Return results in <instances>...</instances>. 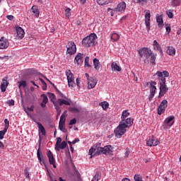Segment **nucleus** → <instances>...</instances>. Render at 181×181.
Wrapping results in <instances>:
<instances>
[{"instance_id": "f257e3e1", "label": "nucleus", "mask_w": 181, "mask_h": 181, "mask_svg": "<svg viewBox=\"0 0 181 181\" xmlns=\"http://www.w3.org/2000/svg\"><path fill=\"white\" fill-rule=\"evenodd\" d=\"M157 76V78L160 84L159 97H163L168 90V88H167V86L165 85V77L169 76V73L166 71H164L163 73L157 71L156 74L153 75V76Z\"/></svg>"}, {"instance_id": "f03ea898", "label": "nucleus", "mask_w": 181, "mask_h": 181, "mask_svg": "<svg viewBox=\"0 0 181 181\" xmlns=\"http://www.w3.org/2000/svg\"><path fill=\"white\" fill-rule=\"evenodd\" d=\"M59 93V99L56 100V103H54V107L57 110H59V106H62L64 105H71V100L64 95L60 92Z\"/></svg>"}, {"instance_id": "7ed1b4c3", "label": "nucleus", "mask_w": 181, "mask_h": 181, "mask_svg": "<svg viewBox=\"0 0 181 181\" xmlns=\"http://www.w3.org/2000/svg\"><path fill=\"white\" fill-rule=\"evenodd\" d=\"M127 125L123 121L119 122V125L114 130V134L116 138L120 139L127 132Z\"/></svg>"}, {"instance_id": "20e7f679", "label": "nucleus", "mask_w": 181, "mask_h": 181, "mask_svg": "<svg viewBox=\"0 0 181 181\" xmlns=\"http://www.w3.org/2000/svg\"><path fill=\"white\" fill-rule=\"evenodd\" d=\"M98 37L97 35L95 33H91L90 35L86 37L82 40V45L83 47H91L95 46V41Z\"/></svg>"}, {"instance_id": "39448f33", "label": "nucleus", "mask_w": 181, "mask_h": 181, "mask_svg": "<svg viewBox=\"0 0 181 181\" xmlns=\"http://www.w3.org/2000/svg\"><path fill=\"white\" fill-rule=\"evenodd\" d=\"M112 146L111 145H107L103 147H98L94 156H100L101 154L110 155L112 153Z\"/></svg>"}, {"instance_id": "423d86ee", "label": "nucleus", "mask_w": 181, "mask_h": 181, "mask_svg": "<svg viewBox=\"0 0 181 181\" xmlns=\"http://www.w3.org/2000/svg\"><path fill=\"white\" fill-rule=\"evenodd\" d=\"M138 53L141 58L149 59L152 54V51L148 47H142L138 50Z\"/></svg>"}, {"instance_id": "0eeeda50", "label": "nucleus", "mask_w": 181, "mask_h": 181, "mask_svg": "<svg viewBox=\"0 0 181 181\" xmlns=\"http://www.w3.org/2000/svg\"><path fill=\"white\" fill-rule=\"evenodd\" d=\"M66 54L70 56L74 55L76 52V46L73 41H69L66 46Z\"/></svg>"}, {"instance_id": "6e6552de", "label": "nucleus", "mask_w": 181, "mask_h": 181, "mask_svg": "<svg viewBox=\"0 0 181 181\" xmlns=\"http://www.w3.org/2000/svg\"><path fill=\"white\" fill-rule=\"evenodd\" d=\"M145 12H146V13H145V25L146 27L147 32L149 33L151 30V11L146 10Z\"/></svg>"}, {"instance_id": "1a4fd4ad", "label": "nucleus", "mask_w": 181, "mask_h": 181, "mask_svg": "<svg viewBox=\"0 0 181 181\" xmlns=\"http://www.w3.org/2000/svg\"><path fill=\"white\" fill-rule=\"evenodd\" d=\"M160 144V141L154 136H151L146 141V145L150 147L156 146Z\"/></svg>"}, {"instance_id": "9d476101", "label": "nucleus", "mask_w": 181, "mask_h": 181, "mask_svg": "<svg viewBox=\"0 0 181 181\" xmlns=\"http://www.w3.org/2000/svg\"><path fill=\"white\" fill-rule=\"evenodd\" d=\"M127 4L124 1H122L118 4L116 8H113V11L116 12V13H117V12L124 13V12H125Z\"/></svg>"}, {"instance_id": "9b49d317", "label": "nucleus", "mask_w": 181, "mask_h": 181, "mask_svg": "<svg viewBox=\"0 0 181 181\" xmlns=\"http://www.w3.org/2000/svg\"><path fill=\"white\" fill-rule=\"evenodd\" d=\"M168 106V101L166 100H163L160 105L158 106V115H162V114H163V112H165V109Z\"/></svg>"}, {"instance_id": "f8f14e48", "label": "nucleus", "mask_w": 181, "mask_h": 181, "mask_svg": "<svg viewBox=\"0 0 181 181\" xmlns=\"http://www.w3.org/2000/svg\"><path fill=\"white\" fill-rule=\"evenodd\" d=\"M47 156L48 157L49 164L52 165L54 168H56L54 156L53 155V153L52 152V151L50 150L47 151Z\"/></svg>"}, {"instance_id": "ddd939ff", "label": "nucleus", "mask_w": 181, "mask_h": 181, "mask_svg": "<svg viewBox=\"0 0 181 181\" xmlns=\"http://www.w3.org/2000/svg\"><path fill=\"white\" fill-rule=\"evenodd\" d=\"M36 124L37 125L38 132H39V138L41 139V134L42 136H46V129H45V127L42 125L40 122H36Z\"/></svg>"}, {"instance_id": "4468645a", "label": "nucleus", "mask_w": 181, "mask_h": 181, "mask_svg": "<svg viewBox=\"0 0 181 181\" xmlns=\"http://www.w3.org/2000/svg\"><path fill=\"white\" fill-rule=\"evenodd\" d=\"M174 116H170L165 119L163 124L165 127H171L174 124Z\"/></svg>"}, {"instance_id": "2eb2a0df", "label": "nucleus", "mask_w": 181, "mask_h": 181, "mask_svg": "<svg viewBox=\"0 0 181 181\" xmlns=\"http://www.w3.org/2000/svg\"><path fill=\"white\" fill-rule=\"evenodd\" d=\"M16 37L20 40L25 37V31L21 27L16 28Z\"/></svg>"}, {"instance_id": "dca6fc26", "label": "nucleus", "mask_w": 181, "mask_h": 181, "mask_svg": "<svg viewBox=\"0 0 181 181\" xmlns=\"http://www.w3.org/2000/svg\"><path fill=\"white\" fill-rule=\"evenodd\" d=\"M98 83V80L96 78H90L88 81V88L92 89L95 87Z\"/></svg>"}, {"instance_id": "f3484780", "label": "nucleus", "mask_w": 181, "mask_h": 181, "mask_svg": "<svg viewBox=\"0 0 181 181\" xmlns=\"http://www.w3.org/2000/svg\"><path fill=\"white\" fill-rule=\"evenodd\" d=\"M3 39H4V37H1L0 39V49H6L9 46L8 40L6 39H5V40H3Z\"/></svg>"}, {"instance_id": "a211bd4d", "label": "nucleus", "mask_w": 181, "mask_h": 181, "mask_svg": "<svg viewBox=\"0 0 181 181\" xmlns=\"http://www.w3.org/2000/svg\"><path fill=\"white\" fill-rule=\"evenodd\" d=\"M31 12L35 18H39L40 11L37 6H32Z\"/></svg>"}, {"instance_id": "6ab92c4d", "label": "nucleus", "mask_w": 181, "mask_h": 181, "mask_svg": "<svg viewBox=\"0 0 181 181\" xmlns=\"http://www.w3.org/2000/svg\"><path fill=\"white\" fill-rule=\"evenodd\" d=\"M153 47L154 50L158 51L160 54H163L162 47H160V45H159L156 40H153Z\"/></svg>"}, {"instance_id": "aec40b11", "label": "nucleus", "mask_w": 181, "mask_h": 181, "mask_svg": "<svg viewBox=\"0 0 181 181\" xmlns=\"http://www.w3.org/2000/svg\"><path fill=\"white\" fill-rule=\"evenodd\" d=\"M8 86V81L3 78L2 82L1 83V86H0L1 92H5Z\"/></svg>"}, {"instance_id": "412c9836", "label": "nucleus", "mask_w": 181, "mask_h": 181, "mask_svg": "<svg viewBox=\"0 0 181 181\" xmlns=\"http://www.w3.org/2000/svg\"><path fill=\"white\" fill-rule=\"evenodd\" d=\"M156 22L158 23V28L160 29H162L164 25L162 16H159V15L156 16Z\"/></svg>"}, {"instance_id": "4be33fe9", "label": "nucleus", "mask_w": 181, "mask_h": 181, "mask_svg": "<svg viewBox=\"0 0 181 181\" xmlns=\"http://www.w3.org/2000/svg\"><path fill=\"white\" fill-rule=\"evenodd\" d=\"M111 69L114 71L120 72L122 71V68L120 66H119V65L117 64V62H112Z\"/></svg>"}, {"instance_id": "5701e85b", "label": "nucleus", "mask_w": 181, "mask_h": 181, "mask_svg": "<svg viewBox=\"0 0 181 181\" xmlns=\"http://www.w3.org/2000/svg\"><path fill=\"white\" fill-rule=\"evenodd\" d=\"M155 85H156V82L155 81H151L150 82V91L151 94H154L156 93V86H155Z\"/></svg>"}, {"instance_id": "b1692460", "label": "nucleus", "mask_w": 181, "mask_h": 181, "mask_svg": "<svg viewBox=\"0 0 181 181\" xmlns=\"http://www.w3.org/2000/svg\"><path fill=\"white\" fill-rule=\"evenodd\" d=\"M66 146H67V144L66 143V141H63L62 142V144H60L58 146H55V150H56L57 151H59L60 149L64 150V149L66 148Z\"/></svg>"}, {"instance_id": "393cba45", "label": "nucleus", "mask_w": 181, "mask_h": 181, "mask_svg": "<svg viewBox=\"0 0 181 181\" xmlns=\"http://www.w3.org/2000/svg\"><path fill=\"white\" fill-rule=\"evenodd\" d=\"M75 62L77 63L78 65H80L83 63V57H82V54L78 53L76 58H75Z\"/></svg>"}, {"instance_id": "a878e982", "label": "nucleus", "mask_w": 181, "mask_h": 181, "mask_svg": "<svg viewBox=\"0 0 181 181\" xmlns=\"http://www.w3.org/2000/svg\"><path fill=\"white\" fill-rule=\"evenodd\" d=\"M166 52L170 56H174L175 54V49L172 46H169Z\"/></svg>"}, {"instance_id": "bb28decb", "label": "nucleus", "mask_w": 181, "mask_h": 181, "mask_svg": "<svg viewBox=\"0 0 181 181\" xmlns=\"http://www.w3.org/2000/svg\"><path fill=\"white\" fill-rule=\"evenodd\" d=\"M93 65L95 70L99 71L100 69V64L99 59L98 58H95L93 59Z\"/></svg>"}, {"instance_id": "cd10ccee", "label": "nucleus", "mask_w": 181, "mask_h": 181, "mask_svg": "<svg viewBox=\"0 0 181 181\" xmlns=\"http://www.w3.org/2000/svg\"><path fill=\"white\" fill-rule=\"evenodd\" d=\"M97 150V146H92L88 152V155L90 156V158H92L94 156V154L95 153V151ZM97 155H95V156H96Z\"/></svg>"}, {"instance_id": "c85d7f7f", "label": "nucleus", "mask_w": 181, "mask_h": 181, "mask_svg": "<svg viewBox=\"0 0 181 181\" xmlns=\"http://www.w3.org/2000/svg\"><path fill=\"white\" fill-rule=\"evenodd\" d=\"M156 56L157 54L153 53L152 51H151V54H150V62L153 64V65H155L156 64V62H155L156 61Z\"/></svg>"}, {"instance_id": "c756f323", "label": "nucleus", "mask_w": 181, "mask_h": 181, "mask_svg": "<svg viewBox=\"0 0 181 181\" xmlns=\"http://www.w3.org/2000/svg\"><path fill=\"white\" fill-rule=\"evenodd\" d=\"M41 96H43V98L40 105L42 107H46V104L49 102V98H47V95H42Z\"/></svg>"}, {"instance_id": "7c9ffc66", "label": "nucleus", "mask_w": 181, "mask_h": 181, "mask_svg": "<svg viewBox=\"0 0 181 181\" xmlns=\"http://www.w3.org/2000/svg\"><path fill=\"white\" fill-rule=\"evenodd\" d=\"M124 124H126L127 128H129L130 127H132L134 124V119L132 118H127L126 119V120H124Z\"/></svg>"}, {"instance_id": "2f4dec72", "label": "nucleus", "mask_w": 181, "mask_h": 181, "mask_svg": "<svg viewBox=\"0 0 181 181\" xmlns=\"http://www.w3.org/2000/svg\"><path fill=\"white\" fill-rule=\"evenodd\" d=\"M130 115V113L128 110H124L122 113L121 119L123 122H124L126 118Z\"/></svg>"}, {"instance_id": "473e14b6", "label": "nucleus", "mask_w": 181, "mask_h": 181, "mask_svg": "<svg viewBox=\"0 0 181 181\" xmlns=\"http://www.w3.org/2000/svg\"><path fill=\"white\" fill-rule=\"evenodd\" d=\"M66 75L67 76V81H73V80H74V74L71 72L70 70H67L66 71Z\"/></svg>"}, {"instance_id": "72a5a7b5", "label": "nucleus", "mask_w": 181, "mask_h": 181, "mask_svg": "<svg viewBox=\"0 0 181 181\" xmlns=\"http://www.w3.org/2000/svg\"><path fill=\"white\" fill-rule=\"evenodd\" d=\"M119 37H120V36H119L117 33H112V34L111 35V40H112L113 42H117V41H118V40H119Z\"/></svg>"}, {"instance_id": "f704fd0d", "label": "nucleus", "mask_w": 181, "mask_h": 181, "mask_svg": "<svg viewBox=\"0 0 181 181\" xmlns=\"http://www.w3.org/2000/svg\"><path fill=\"white\" fill-rule=\"evenodd\" d=\"M98 5H108L110 4V0H97Z\"/></svg>"}, {"instance_id": "c9c22d12", "label": "nucleus", "mask_w": 181, "mask_h": 181, "mask_svg": "<svg viewBox=\"0 0 181 181\" xmlns=\"http://www.w3.org/2000/svg\"><path fill=\"white\" fill-rule=\"evenodd\" d=\"M48 96L49 98H51V101L52 103L54 104V105H55V103L57 102L56 100V96L54 95V93H48Z\"/></svg>"}, {"instance_id": "e433bc0d", "label": "nucleus", "mask_w": 181, "mask_h": 181, "mask_svg": "<svg viewBox=\"0 0 181 181\" xmlns=\"http://www.w3.org/2000/svg\"><path fill=\"white\" fill-rule=\"evenodd\" d=\"M181 4V0H173L171 2V6L173 7L179 6Z\"/></svg>"}, {"instance_id": "4c0bfd02", "label": "nucleus", "mask_w": 181, "mask_h": 181, "mask_svg": "<svg viewBox=\"0 0 181 181\" xmlns=\"http://www.w3.org/2000/svg\"><path fill=\"white\" fill-rule=\"evenodd\" d=\"M18 84L19 89H21V87L23 88L27 87V82L25 81H18Z\"/></svg>"}, {"instance_id": "58836bf2", "label": "nucleus", "mask_w": 181, "mask_h": 181, "mask_svg": "<svg viewBox=\"0 0 181 181\" xmlns=\"http://www.w3.org/2000/svg\"><path fill=\"white\" fill-rule=\"evenodd\" d=\"M37 157L38 158L40 163L42 164V159L41 154H40V147H39L37 151Z\"/></svg>"}, {"instance_id": "ea45409f", "label": "nucleus", "mask_w": 181, "mask_h": 181, "mask_svg": "<svg viewBox=\"0 0 181 181\" xmlns=\"http://www.w3.org/2000/svg\"><path fill=\"white\" fill-rule=\"evenodd\" d=\"M65 124L59 123V129L63 133H66V129L64 127Z\"/></svg>"}, {"instance_id": "a19ab883", "label": "nucleus", "mask_w": 181, "mask_h": 181, "mask_svg": "<svg viewBox=\"0 0 181 181\" xmlns=\"http://www.w3.org/2000/svg\"><path fill=\"white\" fill-rule=\"evenodd\" d=\"M65 112L64 114L62 115V116L60 117V120H59V124H65V121H66V115H65Z\"/></svg>"}, {"instance_id": "79ce46f5", "label": "nucleus", "mask_w": 181, "mask_h": 181, "mask_svg": "<svg viewBox=\"0 0 181 181\" xmlns=\"http://www.w3.org/2000/svg\"><path fill=\"white\" fill-rule=\"evenodd\" d=\"M134 179V181H143V177L140 174H135Z\"/></svg>"}, {"instance_id": "37998d69", "label": "nucleus", "mask_w": 181, "mask_h": 181, "mask_svg": "<svg viewBox=\"0 0 181 181\" xmlns=\"http://www.w3.org/2000/svg\"><path fill=\"white\" fill-rule=\"evenodd\" d=\"M89 62H90L89 57H86V58H85V66L86 67H88V68L91 67V65H90Z\"/></svg>"}, {"instance_id": "c03bdc74", "label": "nucleus", "mask_w": 181, "mask_h": 181, "mask_svg": "<svg viewBox=\"0 0 181 181\" xmlns=\"http://www.w3.org/2000/svg\"><path fill=\"white\" fill-rule=\"evenodd\" d=\"M9 128V121L8 120V119H4V129L8 131Z\"/></svg>"}, {"instance_id": "a18cd8bd", "label": "nucleus", "mask_w": 181, "mask_h": 181, "mask_svg": "<svg viewBox=\"0 0 181 181\" xmlns=\"http://www.w3.org/2000/svg\"><path fill=\"white\" fill-rule=\"evenodd\" d=\"M6 132H7V130H6L4 129L3 130L0 131V140L4 139V136Z\"/></svg>"}, {"instance_id": "49530a36", "label": "nucleus", "mask_w": 181, "mask_h": 181, "mask_svg": "<svg viewBox=\"0 0 181 181\" xmlns=\"http://www.w3.org/2000/svg\"><path fill=\"white\" fill-rule=\"evenodd\" d=\"M24 175H25V178H28L30 180V173L28 171V168H25Z\"/></svg>"}, {"instance_id": "de8ad7c7", "label": "nucleus", "mask_w": 181, "mask_h": 181, "mask_svg": "<svg viewBox=\"0 0 181 181\" xmlns=\"http://www.w3.org/2000/svg\"><path fill=\"white\" fill-rule=\"evenodd\" d=\"M68 86L71 88H74V86H76V83H74V80L68 81Z\"/></svg>"}, {"instance_id": "09e8293b", "label": "nucleus", "mask_w": 181, "mask_h": 181, "mask_svg": "<svg viewBox=\"0 0 181 181\" xmlns=\"http://www.w3.org/2000/svg\"><path fill=\"white\" fill-rule=\"evenodd\" d=\"M100 105L102 106V108H103V110H106L109 107V103L107 102H103L102 103H100Z\"/></svg>"}, {"instance_id": "8fccbe9b", "label": "nucleus", "mask_w": 181, "mask_h": 181, "mask_svg": "<svg viewBox=\"0 0 181 181\" xmlns=\"http://www.w3.org/2000/svg\"><path fill=\"white\" fill-rule=\"evenodd\" d=\"M100 178H101V176L99 174V173H96V174H95V177H93V179L92 180V181H98Z\"/></svg>"}, {"instance_id": "3c124183", "label": "nucleus", "mask_w": 181, "mask_h": 181, "mask_svg": "<svg viewBox=\"0 0 181 181\" xmlns=\"http://www.w3.org/2000/svg\"><path fill=\"white\" fill-rule=\"evenodd\" d=\"M166 14L168 16V18L170 19H172L173 18V11L171 10H168L166 11Z\"/></svg>"}, {"instance_id": "603ef678", "label": "nucleus", "mask_w": 181, "mask_h": 181, "mask_svg": "<svg viewBox=\"0 0 181 181\" xmlns=\"http://www.w3.org/2000/svg\"><path fill=\"white\" fill-rule=\"evenodd\" d=\"M79 141H80L79 139H78V138H76L73 141H68V144H69V145H71V144H76V143H78V142H79Z\"/></svg>"}, {"instance_id": "864d4df0", "label": "nucleus", "mask_w": 181, "mask_h": 181, "mask_svg": "<svg viewBox=\"0 0 181 181\" xmlns=\"http://www.w3.org/2000/svg\"><path fill=\"white\" fill-rule=\"evenodd\" d=\"M129 154H130V149H129V148H126V151H125V153H124V157L125 158H127L129 157Z\"/></svg>"}, {"instance_id": "5fc2aeb1", "label": "nucleus", "mask_w": 181, "mask_h": 181, "mask_svg": "<svg viewBox=\"0 0 181 181\" xmlns=\"http://www.w3.org/2000/svg\"><path fill=\"white\" fill-rule=\"evenodd\" d=\"M110 11H112V12H110V16L113 17L115 16V13H117V11H114V9H112L110 8H107V11L110 12Z\"/></svg>"}, {"instance_id": "6e6d98bb", "label": "nucleus", "mask_w": 181, "mask_h": 181, "mask_svg": "<svg viewBox=\"0 0 181 181\" xmlns=\"http://www.w3.org/2000/svg\"><path fill=\"white\" fill-rule=\"evenodd\" d=\"M165 29L167 33L169 34L171 31V27L169 24H165Z\"/></svg>"}, {"instance_id": "4d7b16f0", "label": "nucleus", "mask_w": 181, "mask_h": 181, "mask_svg": "<svg viewBox=\"0 0 181 181\" xmlns=\"http://www.w3.org/2000/svg\"><path fill=\"white\" fill-rule=\"evenodd\" d=\"M136 4H145L147 0H134Z\"/></svg>"}, {"instance_id": "13d9d810", "label": "nucleus", "mask_w": 181, "mask_h": 181, "mask_svg": "<svg viewBox=\"0 0 181 181\" xmlns=\"http://www.w3.org/2000/svg\"><path fill=\"white\" fill-rule=\"evenodd\" d=\"M61 142H62V138L61 137H58L57 139L55 147H57L61 144Z\"/></svg>"}, {"instance_id": "bf43d9fd", "label": "nucleus", "mask_w": 181, "mask_h": 181, "mask_svg": "<svg viewBox=\"0 0 181 181\" xmlns=\"http://www.w3.org/2000/svg\"><path fill=\"white\" fill-rule=\"evenodd\" d=\"M76 124V118H74L73 119H71L69 122V125H74Z\"/></svg>"}, {"instance_id": "052dcab7", "label": "nucleus", "mask_w": 181, "mask_h": 181, "mask_svg": "<svg viewBox=\"0 0 181 181\" xmlns=\"http://www.w3.org/2000/svg\"><path fill=\"white\" fill-rule=\"evenodd\" d=\"M6 18H7L8 21H13V20L14 19V16H12V15H8V16H6Z\"/></svg>"}, {"instance_id": "680f3d73", "label": "nucleus", "mask_w": 181, "mask_h": 181, "mask_svg": "<svg viewBox=\"0 0 181 181\" xmlns=\"http://www.w3.org/2000/svg\"><path fill=\"white\" fill-rule=\"evenodd\" d=\"M42 88L43 90H46V89H47V84L46 83V82L42 83Z\"/></svg>"}, {"instance_id": "e2e57ef3", "label": "nucleus", "mask_w": 181, "mask_h": 181, "mask_svg": "<svg viewBox=\"0 0 181 181\" xmlns=\"http://www.w3.org/2000/svg\"><path fill=\"white\" fill-rule=\"evenodd\" d=\"M70 11H71L70 8H66V17H69V16H70V15H71V13H69Z\"/></svg>"}, {"instance_id": "0e129e2a", "label": "nucleus", "mask_w": 181, "mask_h": 181, "mask_svg": "<svg viewBox=\"0 0 181 181\" xmlns=\"http://www.w3.org/2000/svg\"><path fill=\"white\" fill-rule=\"evenodd\" d=\"M76 177H77L78 181H81V174L80 173H78V171L76 172Z\"/></svg>"}, {"instance_id": "69168bd1", "label": "nucleus", "mask_w": 181, "mask_h": 181, "mask_svg": "<svg viewBox=\"0 0 181 181\" xmlns=\"http://www.w3.org/2000/svg\"><path fill=\"white\" fill-rule=\"evenodd\" d=\"M28 111H30L31 112H33L34 111V105H32L30 107L27 108Z\"/></svg>"}, {"instance_id": "338daca9", "label": "nucleus", "mask_w": 181, "mask_h": 181, "mask_svg": "<svg viewBox=\"0 0 181 181\" xmlns=\"http://www.w3.org/2000/svg\"><path fill=\"white\" fill-rule=\"evenodd\" d=\"M154 96H155V94L151 93L150 95H149V97H148L149 101H151V100H152V98H153Z\"/></svg>"}, {"instance_id": "774afa93", "label": "nucleus", "mask_w": 181, "mask_h": 181, "mask_svg": "<svg viewBox=\"0 0 181 181\" xmlns=\"http://www.w3.org/2000/svg\"><path fill=\"white\" fill-rule=\"evenodd\" d=\"M76 85H77V86H78V88H80V80H79V78H77V79H76Z\"/></svg>"}]
</instances>
